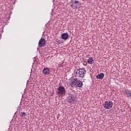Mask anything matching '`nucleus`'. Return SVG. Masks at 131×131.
Masks as SVG:
<instances>
[{"mask_svg":"<svg viewBox=\"0 0 131 131\" xmlns=\"http://www.w3.org/2000/svg\"><path fill=\"white\" fill-rule=\"evenodd\" d=\"M57 95H58L59 97H65V95H66V90H65V88L63 86H60L57 89Z\"/></svg>","mask_w":131,"mask_h":131,"instance_id":"1","label":"nucleus"},{"mask_svg":"<svg viewBox=\"0 0 131 131\" xmlns=\"http://www.w3.org/2000/svg\"><path fill=\"white\" fill-rule=\"evenodd\" d=\"M86 73V71H85V70L83 68L78 69L76 72L77 77H80L81 78H83V77L85 76Z\"/></svg>","mask_w":131,"mask_h":131,"instance_id":"2","label":"nucleus"},{"mask_svg":"<svg viewBox=\"0 0 131 131\" xmlns=\"http://www.w3.org/2000/svg\"><path fill=\"white\" fill-rule=\"evenodd\" d=\"M103 106L104 109H111L113 106V102L110 100H106L103 104Z\"/></svg>","mask_w":131,"mask_h":131,"instance_id":"3","label":"nucleus"},{"mask_svg":"<svg viewBox=\"0 0 131 131\" xmlns=\"http://www.w3.org/2000/svg\"><path fill=\"white\" fill-rule=\"evenodd\" d=\"M77 4H79V2L77 1H74V0H71L69 3L70 7L73 9V10H77Z\"/></svg>","mask_w":131,"mask_h":131,"instance_id":"4","label":"nucleus"},{"mask_svg":"<svg viewBox=\"0 0 131 131\" xmlns=\"http://www.w3.org/2000/svg\"><path fill=\"white\" fill-rule=\"evenodd\" d=\"M77 82H78V79L77 78H72L70 79V84L72 86H75L77 84Z\"/></svg>","mask_w":131,"mask_h":131,"instance_id":"5","label":"nucleus"},{"mask_svg":"<svg viewBox=\"0 0 131 131\" xmlns=\"http://www.w3.org/2000/svg\"><path fill=\"white\" fill-rule=\"evenodd\" d=\"M68 101L69 103H71L72 104H75L76 102V98L74 97L73 95H69L68 97Z\"/></svg>","mask_w":131,"mask_h":131,"instance_id":"6","label":"nucleus"},{"mask_svg":"<svg viewBox=\"0 0 131 131\" xmlns=\"http://www.w3.org/2000/svg\"><path fill=\"white\" fill-rule=\"evenodd\" d=\"M45 46H46V40L41 38L39 41L38 46L39 48H42V47H45Z\"/></svg>","mask_w":131,"mask_h":131,"instance_id":"7","label":"nucleus"},{"mask_svg":"<svg viewBox=\"0 0 131 131\" xmlns=\"http://www.w3.org/2000/svg\"><path fill=\"white\" fill-rule=\"evenodd\" d=\"M123 94L125 95L128 98H129V97H131V91L125 89L124 90Z\"/></svg>","mask_w":131,"mask_h":131,"instance_id":"8","label":"nucleus"},{"mask_svg":"<svg viewBox=\"0 0 131 131\" xmlns=\"http://www.w3.org/2000/svg\"><path fill=\"white\" fill-rule=\"evenodd\" d=\"M42 72L45 75H48V74H50V69L48 68H45L43 69Z\"/></svg>","mask_w":131,"mask_h":131,"instance_id":"9","label":"nucleus"},{"mask_svg":"<svg viewBox=\"0 0 131 131\" xmlns=\"http://www.w3.org/2000/svg\"><path fill=\"white\" fill-rule=\"evenodd\" d=\"M69 35L67 33H63L61 35V38L62 39H63L64 40H66V39H68V37Z\"/></svg>","mask_w":131,"mask_h":131,"instance_id":"10","label":"nucleus"},{"mask_svg":"<svg viewBox=\"0 0 131 131\" xmlns=\"http://www.w3.org/2000/svg\"><path fill=\"white\" fill-rule=\"evenodd\" d=\"M96 78L97 79H103L104 78V73H101L100 74H98L96 76Z\"/></svg>","mask_w":131,"mask_h":131,"instance_id":"11","label":"nucleus"},{"mask_svg":"<svg viewBox=\"0 0 131 131\" xmlns=\"http://www.w3.org/2000/svg\"><path fill=\"white\" fill-rule=\"evenodd\" d=\"M83 84L82 82H81L80 80H78L77 83L76 84V85L77 86V88H81Z\"/></svg>","mask_w":131,"mask_h":131,"instance_id":"12","label":"nucleus"},{"mask_svg":"<svg viewBox=\"0 0 131 131\" xmlns=\"http://www.w3.org/2000/svg\"><path fill=\"white\" fill-rule=\"evenodd\" d=\"M94 62V59H93V57H90L88 60V63H89V64H93V63Z\"/></svg>","mask_w":131,"mask_h":131,"instance_id":"13","label":"nucleus"},{"mask_svg":"<svg viewBox=\"0 0 131 131\" xmlns=\"http://www.w3.org/2000/svg\"><path fill=\"white\" fill-rule=\"evenodd\" d=\"M25 116H27V115L25 112H21L20 114V117H24Z\"/></svg>","mask_w":131,"mask_h":131,"instance_id":"14","label":"nucleus"},{"mask_svg":"<svg viewBox=\"0 0 131 131\" xmlns=\"http://www.w3.org/2000/svg\"><path fill=\"white\" fill-rule=\"evenodd\" d=\"M63 65L62 64H59L58 65V67H59V68H61V67H62Z\"/></svg>","mask_w":131,"mask_h":131,"instance_id":"15","label":"nucleus"}]
</instances>
